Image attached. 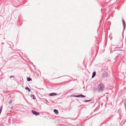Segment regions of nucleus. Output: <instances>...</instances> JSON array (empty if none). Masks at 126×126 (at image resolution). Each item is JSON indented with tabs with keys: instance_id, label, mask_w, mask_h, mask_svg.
Masks as SVG:
<instances>
[{
	"instance_id": "obj_5",
	"label": "nucleus",
	"mask_w": 126,
	"mask_h": 126,
	"mask_svg": "<svg viewBox=\"0 0 126 126\" xmlns=\"http://www.w3.org/2000/svg\"><path fill=\"white\" fill-rule=\"evenodd\" d=\"M54 111L55 113L57 114H58V111L54 109Z\"/></svg>"
},
{
	"instance_id": "obj_3",
	"label": "nucleus",
	"mask_w": 126,
	"mask_h": 126,
	"mask_svg": "<svg viewBox=\"0 0 126 126\" xmlns=\"http://www.w3.org/2000/svg\"><path fill=\"white\" fill-rule=\"evenodd\" d=\"M108 73L106 72H105L103 73L102 75V76L103 77H106L108 76Z\"/></svg>"
},
{
	"instance_id": "obj_7",
	"label": "nucleus",
	"mask_w": 126,
	"mask_h": 126,
	"mask_svg": "<svg viewBox=\"0 0 126 126\" xmlns=\"http://www.w3.org/2000/svg\"><path fill=\"white\" fill-rule=\"evenodd\" d=\"M95 74H96L95 72H93V75H92V78H94L95 76Z\"/></svg>"
},
{
	"instance_id": "obj_4",
	"label": "nucleus",
	"mask_w": 126,
	"mask_h": 126,
	"mask_svg": "<svg viewBox=\"0 0 126 126\" xmlns=\"http://www.w3.org/2000/svg\"><path fill=\"white\" fill-rule=\"evenodd\" d=\"M57 94L56 93H52L50 94H49V95L50 96H52L56 95Z\"/></svg>"
},
{
	"instance_id": "obj_15",
	"label": "nucleus",
	"mask_w": 126,
	"mask_h": 126,
	"mask_svg": "<svg viewBox=\"0 0 126 126\" xmlns=\"http://www.w3.org/2000/svg\"><path fill=\"white\" fill-rule=\"evenodd\" d=\"M12 77V76H11V77Z\"/></svg>"
},
{
	"instance_id": "obj_2",
	"label": "nucleus",
	"mask_w": 126,
	"mask_h": 126,
	"mask_svg": "<svg viewBox=\"0 0 126 126\" xmlns=\"http://www.w3.org/2000/svg\"><path fill=\"white\" fill-rule=\"evenodd\" d=\"M32 113L36 115H39V112L34 110H32Z\"/></svg>"
},
{
	"instance_id": "obj_6",
	"label": "nucleus",
	"mask_w": 126,
	"mask_h": 126,
	"mask_svg": "<svg viewBox=\"0 0 126 126\" xmlns=\"http://www.w3.org/2000/svg\"><path fill=\"white\" fill-rule=\"evenodd\" d=\"M31 97L32 98V97L33 98V99H35L36 98L35 96L33 95H32V94L31 95Z\"/></svg>"
},
{
	"instance_id": "obj_11",
	"label": "nucleus",
	"mask_w": 126,
	"mask_h": 126,
	"mask_svg": "<svg viewBox=\"0 0 126 126\" xmlns=\"http://www.w3.org/2000/svg\"><path fill=\"white\" fill-rule=\"evenodd\" d=\"M2 108V106H1L0 108V114L1 112Z\"/></svg>"
},
{
	"instance_id": "obj_1",
	"label": "nucleus",
	"mask_w": 126,
	"mask_h": 126,
	"mask_svg": "<svg viewBox=\"0 0 126 126\" xmlns=\"http://www.w3.org/2000/svg\"><path fill=\"white\" fill-rule=\"evenodd\" d=\"M104 88V85L103 83H100L98 86V92L102 91Z\"/></svg>"
},
{
	"instance_id": "obj_13",
	"label": "nucleus",
	"mask_w": 126,
	"mask_h": 126,
	"mask_svg": "<svg viewBox=\"0 0 126 126\" xmlns=\"http://www.w3.org/2000/svg\"><path fill=\"white\" fill-rule=\"evenodd\" d=\"M80 96H81L82 97H85V96H84L83 95H80Z\"/></svg>"
},
{
	"instance_id": "obj_9",
	"label": "nucleus",
	"mask_w": 126,
	"mask_h": 126,
	"mask_svg": "<svg viewBox=\"0 0 126 126\" xmlns=\"http://www.w3.org/2000/svg\"><path fill=\"white\" fill-rule=\"evenodd\" d=\"M122 22L123 23V24L124 25V27H125V22H124V20H122Z\"/></svg>"
},
{
	"instance_id": "obj_12",
	"label": "nucleus",
	"mask_w": 126,
	"mask_h": 126,
	"mask_svg": "<svg viewBox=\"0 0 126 126\" xmlns=\"http://www.w3.org/2000/svg\"><path fill=\"white\" fill-rule=\"evenodd\" d=\"M90 101L89 100H84V101L85 102H89V101Z\"/></svg>"
},
{
	"instance_id": "obj_14",
	"label": "nucleus",
	"mask_w": 126,
	"mask_h": 126,
	"mask_svg": "<svg viewBox=\"0 0 126 126\" xmlns=\"http://www.w3.org/2000/svg\"><path fill=\"white\" fill-rule=\"evenodd\" d=\"M75 96V97H79L80 96V95H77V96Z\"/></svg>"
},
{
	"instance_id": "obj_8",
	"label": "nucleus",
	"mask_w": 126,
	"mask_h": 126,
	"mask_svg": "<svg viewBox=\"0 0 126 126\" xmlns=\"http://www.w3.org/2000/svg\"><path fill=\"white\" fill-rule=\"evenodd\" d=\"M25 89L28 91L29 92H30L31 91V90L29 89V88L28 87H26L25 88Z\"/></svg>"
},
{
	"instance_id": "obj_10",
	"label": "nucleus",
	"mask_w": 126,
	"mask_h": 126,
	"mask_svg": "<svg viewBox=\"0 0 126 126\" xmlns=\"http://www.w3.org/2000/svg\"><path fill=\"white\" fill-rule=\"evenodd\" d=\"M27 80L28 81H29L31 80H32V79L30 78H27Z\"/></svg>"
}]
</instances>
